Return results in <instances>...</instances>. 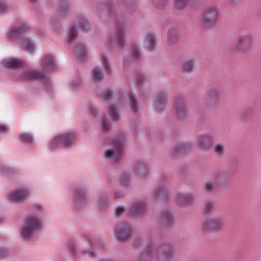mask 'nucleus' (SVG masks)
<instances>
[{"label":"nucleus","mask_w":261,"mask_h":261,"mask_svg":"<svg viewBox=\"0 0 261 261\" xmlns=\"http://www.w3.org/2000/svg\"><path fill=\"white\" fill-rule=\"evenodd\" d=\"M219 18L218 8L214 5L207 8L203 12L202 17V22L204 27H209L215 25Z\"/></svg>","instance_id":"nucleus-1"},{"label":"nucleus","mask_w":261,"mask_h":261,"mask_svg":"<svg viewBox=\"0 0 261 261\" xmlns=\"http://www.w3.org/2000/svg\"><path fill=\"white\" fill-rule=\"evenodd\" d=\"M113 148L105 151V155L107 159H111L115 163L120 160L123 154L122 140H113L112 143Z\"/></svg>","instance_id":"nucleus-2"},{"label":"nucleus","mask_w":261,"mask_h":261,"mask_svg":"<svg viewBox=\"0 0 261 261\" xmlns=\"http://www.w3.org/2000/svg\"><path fill=\"white\" fill-rule=\"evenodd\" d=\"M40 226V221L36 217H29L21 231L22 237L26 240L30 239L32 233L38 229Z\"/></svg>","instance_id":"nucleus-3"},{"label":"nucleus","mask_w":261,"mask_h":261,"mask_svg":"<svg viewBox=\"0 0 261 261\" xmlns=\"http://www.w3.org/2000/svg\"><path fill=\"white\" fill-rule=\"evenodd\" d=\"M224 224L222 216H214L207 218L202 224V228L205 231H218L220 230Z\"/></svg>","instance_id":"nucleus-4"},{"label":"nucleus","mask_w":261,"mask_h":261,"mask_svg":"<svg viewBox=\"0 0 261 261\" xmlns=\"http://www.w3.org/2000/svg\"><path fill=\"white\" fill-rule=\"evenodd\" d=\"M117 32L111 37L110 43L112 45H117L119 47H122L124 43V34L127 27L125 21L120 22L117 19Z\"/></svg>","instance_id":"nucleus-5"},{"label":"nucleus","mask_w":261,"mask_h":261,"mask_svg":"<svg viewBox=\"0 0 261 261\" xmlns=\"http://www.w3.org/2000/svg\"><path fill=\"white\" fill-rule=\"evenodd\" d=\"M75 140V135L73 133L63 135L56 137L51 142L50 148L55 149L60 146L68 147Z\"/></svg>","instance_id":"nucleus-6"},{"label":"nucleus","mask_w":261,"mask_h":261,"mask_svg":"<svg viewBox=\"0 0 261 261\" xmlns=\"http://www.w3.org/2000/svg\"><path fill=\"white\" fill-rule=\"evenodd\" d=\"M253 44L252 36L249 34L239 36L237 40L236 49L240 53H246L249 50Z\"/></svg>","instance_id":"nucleus-7"},{"label":"nucleus","mask_w":261,"mask_h":261,"mask_svg":"<svg viewBox=\"0 0 261 261\" xmlns=\"http://www.w3.org/2000/svg\"><path fill=\"white\" fill-rule=\"evenodd\" d=\"M115 234L117 239L121 241L125 240L132 234L131 226L126 222H121L116 226Z\"/></svg>","instance_id":"nucleus-8"},{"label":"nucleus","mask_w":261,"mask_h":261,"mask_svg":"<svg viewBox=\"0 0 261 261\" xmlns=\"http://www.w3.org/2000/svg\"><path fill=\"white\" fill-rule=\"evenodd\" d=\"M212 139L209 134H202L197 136L195 144L201 150H206L210 148Z\"/></svg>","instance_id":"nucleus-9"},{"label":"nucleus","mask_w":261,"mask_h":261,"mask_svg":"<svg viewBox=\"0 0 261 261\" xmlns=\"http://www.w3.org/2000/svg\"><path fill=\"white\" fill-rule=\"evenodd\" d=\"M206 97L207 105L210 107H215L219 104L220 101V91L216 88H210L207 91Z\"/></svg>","instance_id":"nucleus-10"},{"label":"nucleus","mask_w":261,"mask_h":261,"mask_svg":"<svg viewBox=\"0 0 261 261\" xmlns=\"http://www.w3.org/2000/svg\"><path fill=\"white\" fill-rule=\"evenodd\" d=\"M76 24L72 27L71 32L69 36V39L72 40L77 35V25L81 29L84 31H87L89 29V25L87 21L83 18H81L76 22Z\"/></svg>","instance_id":"nucleus-11"},{"label":"nucleus","mask_w":261,"mask_h":261,"mask_svg":"<svg viewBox=\"0 0 261 261\" xmlns=\"http://www.w3.org/2000/svg\"><path fill=\"white\" fill-rule=\"evenodd\" d=\"M29 192L26 190H16L10 194V198L15 202H21L28 196Z\"/></svg>","instance_id":"nucleus-12"},{"label":"nucleus","mask_w":261,"mask_h":261,"mask_svg":"<svg viewBox=\"0 0 261 261\" xmlns=\"http://www.w3.org/2000/svg\"><path fill=\"white\" fill-rule=\"evenodd\" d=\"M21 79L25 81L37 79L43 80L44 77V75L39 72L34 70H28L23 72Z\"/></svg>","instance_id":"nucleus-13"},{"label":"nucleus","mask_w":261,"mask_h":261,"mask_svg":"<svg viewBox=\"0 0 261 261\" xmlns=\"http://www.w3.org/2000/svg\"><path fill=\"white\" fill-rule=\"evenodd\" d=\"M23 63L22 60L14 58H8L2 61L3 65L8 68H13L21 66L23 65Z\"/></svg>","instance_id":"nucleus-14"},{"label":"nucleus","mask_w":261,"mask_h":261,"mask_svg":"<svg viewBox=\"0 0 261 261\" xmlns=\"http://www.w3.org/2000/svg\"><path fill=\"white\" fill-rule=\"evenodd\" d=\"M28 28L25 24H22L18 27H15L10 32L9 37L15 38L20 36L22 33L28 31Z\"/></svg>","instance_id":"nucleus-15"},{"label":"nucleus","mask_w":261,"mask_h":261,"mask_svg":"<svg viewBox=\"0 0 261 261\" xmlns=\"http://www.w3.org/2000/svg\"><path fill=\"white\" fill-rule=\"evenodd\" d=\"M145 205L141 202L135 203L129 211L130 215L137 216L142 213L145 211Z\"/></svg>","instance_id":"nucleus-16"},{"label":"nucleus","mask_w":261,"mask_h":261,"mask_svg":"<svg viewBox=\"0 0 261 261\" xmlns=\"http://www.w3.org/2000/svg\"><path fill=\"white\" fill-rule=\"evenodd\" d=\"M43 67L47 71H50L55 68V63L51 56H47L42 60Z\"/></svg>","instance_id":"nucleus-17"},{"label":"nucleus","mask_w":261,"mask_h":261,"mask_svg":"<svg viewBox=\"0 0 261 261\" xmlns=\"http://www.w3.org/2000/svg\"><path fill=\"white\" fill-rule=\"evenodd\" d=\"M195 60L192 58H189L185 60L183 63L182 70L184 72H191L194 68Z\"/></svg>","instance_id":"nucleus-18"},{"label":"nucleus","mask_w":261,"mask_h":261,"mask_svg":"<svg viewBox=\"0 0 261 261\" xmlns=\"http://www.w3.org/2000/svg\"><path fill=\"white\" fill-rule=\"evenodd\" d=\"M178 41V30L171 29L169 30L167 34V42L170 44H173Z\"/></svg>","instance_id":"nucleus-19"},{"label":"nucleus","mask_w":261,"mask_h":261,"mask_svg":"<svg viewBox=\"0 0 261 261\" xmlns=\"http://www.w3.org/2000/svg\"><path fill=\"white\" fill-rule=\"evenodd\" d=\"M145 46L148 50L153 49L155 46L154 37L151 33L146 34L145 37Z\"/></svg>","instance_id":"nucleus-20"},{"label":"nucleus","mask_w":261,"mask_h":261,"mask_svg":"<svg viewBox=\"0 0 261 261\" xmlns=\"http://www.w3.org/2000/svg\"><path fill=\"white\" fill-rule=\"evenodd\" d=\"M20 45L29 53H32L34 49L33 43L28 39H24L21 41Z\"/></svg>","instance_id":"nucleus-21"},{"label":"nucleus","mask_w":261,"mask_h":261,"mask_svg":"<svg viewBox=\"0 0 261 261\" xmlns=\"http://www.w3.org/2000/svg\"><path fill=\"white\" fill-rule=\"evenodd\" d=\"M165 103V95L161 93L158 96L156 104L155 105V109L157 111H161L163 108Z\"/></svg>","instance_id":"nucleus-22"},{"label":"nucleus","mask_w":261,"mask_h":261,"mask_svg":"<svg viewBox=\"0 0 261 261\" xmlns=\"http://www.w3.org/2000/svg\"><path fill=\"white\" fill-rule=\"evenodd\" d=\"M87 52L84 44H79L77 48V57L80 60H84L87 57Z\"/></svg>","instance_id":"nucleus-23"},{"label":"nucleus","mask_w":261,"mask_h":261,"mask_svg":"<svg viewBox=\"0 0 261 261\" xmlns=\"http://www.w3.org/2000/svg\"><path fill=\"white\" fill-rule=\"evenodd\" d=\"M92 78L95 81H100L102 79V75L98 67L94 68L92 71Z\"/></svg>","instance_id":"nucleus-24"},{"label":"nucleus","mask_w":261,"mask_h":261,"mask_svg":"<svg viewBox=\"0 0 261 261\" xmlns=\"http://www.w3.org/2000/svg\"><path fill=\"white\" fill-rule=\"evenodd\" d=\"M214 207V202L212 200H208L205 202L203 205V211L205 213H209L211 212Z\"/></svg>","instance_id":"nucleus-25"},{"label":"nucleus","mask_w":261,"mask_h":261,"mask_svg":"<svg viewBox=\"0 0 261 261\" xmlns=\"http://www.w3.org/2000/svg\"><path fill=\"white\" fill-rule=\"evenodd\" d=\"M108 112L112 120L114 121H117L119 119V115L117 112L115 106H111L108 110Z\"/></svg>","instance_id":"nucleus-26"},{"label":"nucleus","mask_w":261,"mask_h":261,"mask_svg":"<svg viewBox=\"0 0 261 261\" xmlns=\"http://www.w3.org/2000/svg\"><path fill=\"white\" fill-rule=\"evenodd\" d=\"M167 0H152L154 8L158 9L164 8L167 4Z\"/></svg>","instance_id":"nucleus-27"},{"label":"nucleus","mask_w":261,"mask_h":261,"mask_svg":"<svg viewBox=\"0 0 261 261\" xmlns=\"http://www.w3.org/2000/svg\"><path fill=\"white\" fill-rule=\"evenodd\" d=\"M192 197L189 194H180V204L187 205L192 200Z\"/></svg>","instance_id":"nucleus-28"},{"label":"nucleus","mask_w":261,"mask_h":261,"mask_svg":"<svg viewBox=\"0 0 261 261\" xmlns=\"http://www.w3.org/2000/svg\"><path fill=\"white\" fill-rule=\"evenodd\" d=\"M125 96L128 97L130 101V106H131V109H132V111L134 112H136L137 109V105L136 103V101H135L134 98L133 97V96L130 94H127L125 95Z\"/></svg>","instance_id":"nucleus-29"},{"label":"nucleus","mask_w":261,"mask_h":261,"mask_svg":"<svg viewBox=\"0 0 261 261\" xmlns=\"http://www.w3.org/2000/svg\"><path fill=\"white\" fill-rule=\"evenodd\" d=\"M100 60L102 63L105 70L107 71L108 73H110L111 72L110 67L109 66V64L108 63L107 59L103 55L100 56Z\"/></svg>","instance_id":"nucleus-30"},{"label":"nucleus","mask_w":261,"mask_h":261,"mask_svg":"<svg viewBox=\"0 0 261 261\" xmlns=\"http://www.w3.org/2000/svg\"><path fill=\"white\" fill-rule=\"evenodd\" d=\"M85 197V194L82 189L77 190L75 192V198L77 202L83 200Z\"/></svg>","instance_id":"nucleus-31"},{"label":"nucleus","mask_w":261,"mask_h":261,"mask_svg":"<svg viewBox=\"0 0 261 261\" xmlns=\"http://www.w3.org/2000/svg\"><path fill=\"white\" fill-rule=\"evenodd\" d=\"M135 173L138 174H143L146 172V169L144 166L141 164H138L134 167Z\"/></svg>","instance_id":"nucleus-32"},{"label":"nucleus","mask_w":261,"mask_h":261,"mask_svg":"<svg viewBox=\"0 0 261 261\" xmlns=\"http://www.w3.org/2000/svg\"><path fill=\"white\" fill-rule=\"evenodd\" d=\"M190 145L189 143L187 142H182L180 143V154L186 153L189 150Z\"/></svg>","instance_id":"nucleus-33"},{"label":"nucleus","mask_w":261,"mask_h":261,"mask_svg":"<svg viewBox=\"0 0 261 261\" xmlns=\"http://www.w3.org/2000/svg\"><path fill=\"white\" fill-rule=\"evenodd\" d=\"M20 138L23 141L27 143H31L33 140V138L32 136L28 134H22L20 136Z\"/></svg>","instance_id":"nucleus-34"},{"label":"nucleus","mask_w":261,"mask_h":261,"mask_svg":"<svg viewBox=\"0 0 261 261\" xmlns=\"http://www.w3.org/2000/svg\"><path fill=\"white\" fill-rule=\"evenodd\" d=\"M120 182L123 186H127L129 183V177L128 174H124L120 178Z\"/></svg>","instance_id":"nucleus-35"},{"label":"nucleus","mask_w":261,"mask_h":261,"mask_svg":"<svg viewBox=\"0 0 261 261\" xmlns=\"http://www.w3.org/2000/svg\"><path fill=\"white\" fill-rule=\"evenodd\" d=\"M152 249L151 247H149L146 251L143 253V255L140 257V261H148L149 254H151Z\"/></svg>","instance_id":"nucleus-36"},{"label":"nucleus","mask_w":261,"mask_h":261,"mask_svg":"<svg viewBox=\"0 0 261 261\" xmlns=\"http://www.w3.org/2000/svg\"><path fill=\"white\" fill-rule=\"evenodd\" d=\"M112 92L110 90H106L103 92L101 95L100 97L102 100H108L111 96Z\"/></svg>","instance_id":"nucleus-37"},{"label":"nucleus","mask_w":261,"mask_h":261,"mask_svg":"<svg viewBox=\"0 0 261 261\" xmlns=\"http://www.w3.org/2000/svg\"><path fill=\"white\" fill-rule=\"evenodd\" d=\"M9 6L4 2H0V13L6 12L9 9Z\"/></svg>","instance_id":"nucleus-38"},{"label":"nucleus","mask_w":261,"mask_h":261,"mask_svg":"<svg viewBox=\"0 0 261 261\" xmlns=\"http://www.w3.org/2000/svg\"><path fill=\"white\" fill-rule=\"evenodd\" d=\"M214 188L213 184L211 181H208L205 182L204 185V189L207 191L210 192Z\"/></svg>","instance_id":"nucleus-39"},{"label":"nucleus","mask_w":261,"mask_h":261,"mask_svg":"<svg viewBox=\"0 0 261 261\" xmlns=\"http://www.w3.org/2000/svg\"><path fill=\"white\" fill-rule=\"evenodd\" d=\"M132 53L134 57L136 59L139 58L140 56V53L138 51V48L137 46H132Z\"/></svg>","instance_id":"nucleus-40"},{"label":"nucleus","mask_w":261,"mask_h":261,"mask_svg":"<svg viewBox=\"0 0 261 261\" xmlns=\"http://www.w3.org/2000/svg\"><path fill=\"white\" fill-rule=\"evenodd\" d=\"M215 152L218 154H221L223 151V147L221 144H217L215 147Z\"/></svg>","instance_id":"nucleus-41"},{"label":"nucleus","mask_w":261,"mask_h":261,"mask_svg":"<svg viewBox=\"0 0 261 261\" xmlns=\"http://www.w3.org/2000/svg\"><path fill=\"white\" fill-rule=\"evenodd\" d=\"M124 212V208L122 207L119 206L116 208L115 215L116 216H119L122 215Z\"/></svg>","instance_id":"nucleus-42"},{"label":"nucleus","mask_w":261,"mask_h":261,"mask_svg":"<svg viewBox=\"0 0 261 261\" xmlns=\"http://www.w3.org/2000/svg\"><path fill=\"white\" fill-rule=\"evenodd\" d=\"M165 194L164 191L161 189L158 191H156L154 192V196L155 200H157L158 197L162 196Z\"/></svg>","instance_id":"nucleus-43"},{"label":"nucleus","mask_w":261,"mask_h":261,"mask_svg":"<svg viewBox=\"0 0 261 261\" xmlns=\"http://www.w3.org/2000/svg\"><path fill=\"white\" fill-rule=\"evenodd\" d=\"M252 112H253V110H252V108H247L244 110V115L246 117H248V116H249L250 115H251L252 114Z\"/></svg>","instance_id":"nucleus-44"},{"label":"nucleus","mask_w":261,"mask_h":261,"mask_svg":"<svg viewBox=\"0 0 261 261\" xmlns=\"http://www.w3.org/2000/svg\"><path fill=\"white\" fill-rule=\"evenodd\" d=\"M146 81V77L144 75H139L137 78V82L138 84H141L144 81Z\"/></svg>","instance_id":"nucleus-45"},{"label":"nucleus","mask_w":261,"mask_h":261,"mask_svg":"<svg viewBox=\"0 0 261 261\" xmlns=\"http://www.w3.org/2000/svg\"><path fill=\"white\" fill-rule=\"evenodd\" d=\"M107 201H106V200L104 199L99 202L98 204V206L99 208H103L106 206L107 205Z\"/></svg>","instance_id":"nucleus-46"},{"label":"nucleus","mask_w":261,"mask_h":261,"mask_svg":"<svg viewBox=\"0 0 261 261\" xmlns=\"http://www.w3.org/2000/svg\"><path fill=\"white\" fill-rule=\"evenodd\" d=\"M110 127V123L105 120L102 122V128L105 130H107L109 129Z\"/></svg>","instance_id":"nucleus-47"},{"label":"nucleus","mask_w":261,"mask_h":261,"mask_svg":"<svg viewBox=\"0 0 261 261\" xmlns=\"http://www.w3.org/2000/svg\"><path fill=\"white\" fill-rule=\"evenodd\" d=\"M179 151V147L178 146H177L174 148H173L171 151V154L173 156H176L178 155Z\"/></svg>","instance_id":"nucleus-48"},{"label":"nucleus","mask_w":261,"mask_h":261,"mask_svg":"<svg viewBox=\"0 0 261 261\" xmlns=\"http://www.w3.org/2000/svg\"><path fill=\"white\" fill-rule=\"evenodd\" d=\"M173 7L176 10L179 9V0H174Z\"/></svg>","instance_id":"nucleus-49"},{"label":"nucleus","mask_w":261,"mask_h":261,"mask_svg":"<svg viewBox=\"0 0 261 261\" xmlns=\"http://www.w3.org/2000/svg\"><path fill=\"white\" fill-rule=\"evenodd\" d=\"M224 177V174L223 172H220L216 174L215 178L219 180L221 179Z\"/></svg>","instance_id":"nucleus-50"},{"label":"nucleus","mask_w":261,"mask_h":261,"mask_svg":"<svg viewBox=\"0 0 261 261\" xmlns=\"http://www.w3.org/2000/svg\"><path fill=\"white\" fill-rule=\"evenodd\" d=\"M180 9L181 7H184L186 6L187 4L188 3V0H180Z\"/></svg>","instance_id":"nucleus-51"},{"label":"nucleus","mask_w":261,"mask_h":261,"mask_svg":"<svg viewBox=\"0 0 261 261\" xmlns=\"http://www.w3.org/2000/svg\"><path fill=\"white\" fill-rule=\"evenodd\" d=\"M85 253H86L87 254H88L90 257H93L94 256V252L93 251H92V250L86 251Z\"/></svg>","instance_id":"nucleus-52"},{"label":"nucleus","mask_w":261,"mask_h":261,"mask_svg":"<svg viewBox=\"0 0 261 261\" xmlns=\"http://www.w3.org/2000/svg\"><path fill=\"white\" fill-rule=\"evenodd\" d=\"M7 130V127L3 124H0V132H5Z\"/></svg>","instance_id":"nucleus-53"},{"label":"nucleus","mask_w":261,"mask_h":261,"mask_svg":"<svg viewBox=\"0 0 261 261\" xmlns=\"http://www.w3.org/2000/svg\"><path fill=\"white\" fill-rule=\"evenodd\" d=\"M6 253L7 251L5 249H0V257L4 256Z\"/></svg>","instance_id":"nucleus-54"},{"label":"nucleus","mask_w":261,"mask_h":261,"mask_svg":"<svg viewBox=\"0 0 261 261\" xmlns=\"http://www.w3.org/2000/svg\"><path fill=\"white\" fill-rule=\"evenodd\" d=\"M180 114H181V113H184V114H185V113H186V109H185V107H184V106H181V105H180Z\"/></svg>","instance_id":"nucleus-55"},{"label":"nucleus","mask_w":261,"mask_h":261,"mask_svg":"<svg viewBox=\"0 0 261 261\" xmlns=\"http://www.w3.org/2000/svg\"><path fill=\"white\" fill-rule=\"evenodd\" d=\"M73 243L72 242H69V246L71 248V250L73 251V253H74V250L73 248Z\"/></svg>","instance_id":"nucleus-56"},{"label":"nucleus","mask_w":261,"mask_h":261,"mask_svg":"<svg viewBox=\"0 0 261 261\" xmlns=\"http://www.w3.org/2000/svg\"><path fill=\"white\" fill-rule=\"evenodd\" d=\"M62 7L63 9H64V8L67 9L68 7V5L66 1L64 2L63 4H62Z\"/></svg>","instance_id":"nucleus-57"},{"label":"nucleus","mask_w":261,"mask_h":261,"mask_svg":"<svg viewBox=\"0 0 261 261\" xmlns=\"http://www.w3.org/2000/svg\"><path fill=\"white\" fill-rule=\"evenodd\" d=\"M175 112L176 113V114L178 115V113H179V108L178 104L176 105V106L175 108Z\"/></svg>","instance_id":"nucleus-58"},{"label":"nucleus","mask_w":261,"mask_h":261,"mask_svg":"<svg viewBox=\"0 0 261 261\" xmlns=\"http://www.w3.org/2000/svg\"><path fill=\"white\" fill-rule=\"evenodd\" d=\"M89 111L91 113H94L95 111V109L93 107H91L89 109Z\"/></svg>","instance_id":"nucleus-59"},{"label":"nucleus","mask_w":261,"mask_h":261,"mask_svg":"<svg viewBox=\"0 0 261 261\" xmlns=\"http://www.w3.org/2000/svg\"><path fill=\"white\" fill-rule=\"evenodd\" d=\"M164 219H165V220H166V219H170V215H169V214H167L165 216Z\"/></svg>","instance_id":"nucleus-60"},{"label":"nucleus","mask_w":261,"mask_h":261,"mask_svg":"<svg viewBox=\"0 0 261 261\" xmlns=\"http://www.w3.org/2000/svg\"><path fill=\"white\" fill-rule=\"evenodd\" d=\"M129 7L130 9H132V8H133L134 7V5L132 3H130L129 4Z\"/></svg>","instance_id":"nucleus-61"},{"label":"nucleus","mask_w":261,"mask_h":261,"mask_svg":"<svg viewBox=\"0 0 261 261\" xmlns=\"http://www.w3.org/2000/svg\"><path fill=\"white\" fill-rule=\"evenodd\" d=\"M115 197H120V196H121V194H119V195H118V193H115Z\"/></svg>","instance_id":"nucleus-62"},{"label":"nucleus","mask_w":261,"mask_h":261,"mask_svg":"<svg viewBox=\"0 0 261 261\" xmlns=\"http://www.w3.org/2000/svg\"><path fill=\"white\" fill-rule=\"evenodd\" d=\"M31 1V3H35V2H37V0H30Z\"/></svg>","instance_id":"nucleus-63"}]
</instances>
